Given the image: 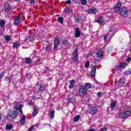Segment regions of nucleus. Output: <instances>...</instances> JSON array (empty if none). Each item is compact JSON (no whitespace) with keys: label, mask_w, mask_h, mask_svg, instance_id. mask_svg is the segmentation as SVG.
<instances>
[{"label":"nucleus","mask_w":131,"mask_h":131,"mask_svg":"<svg viewBox=\"0 0 131 131\" xmlns=\"http://www.w3.org/2000/svg\"><path fill=\"white\" fill-rule=\"evenodd\" d=\"M14 108L15 109V110H18L19 109V107H18V103L17 102L15 103V105H14Z\"/></svg>","instance_id":"nucleus-40"},{"label":"nucleus","mask_w":131,"mask_h":131,"mask_svg":"<svg viewBox=\"0 0 131 131\" xmlns=\"http://www.w3.org/2000/svg\"><path fill=\"white\" fill-rule=\"evenodd\" d=\"M55 117V111H51L50 112V118L53 119Z\"/></svg>","instance_id":"nucleus-23"},{"label":"nucleus","mask_w":131,"mask_h":131,"mask_svg":"<svg viewBox=\"0 0 131 131\" xmlns=\"http://www.w3.org/2000/svg\"><path fill=\"white\" fill-rule=\"evenodd\" d=\"M88 93V89L85 88L84 85H81L79 87V90L78 91V95L81 98L85 97L86 93Z\"/></svg>","instance_id":"nucleus-1"},{"label":"nucleus","mask_w":131,"mask_h":131,"mask_svg":"<svg viewBox=\"0 0 131 131\" xmlns=\"http://www.w3.org/2000/svg\"><path fill=\"white\" fill-rule=\"evenodd\" d=\"M91 56H93V53H90L88 54L86 58H89V57H91Z\"/></svg>","instance_id":"nucleus-46"},{"label":"nucleus","mask_w":131,"mask_h":131,"mask_svg":"<svg viewBox=\"0 0 131 131\" xmlns=\"http://www.w3.org/2000/svg\"><path fill=\"white\" fill-rule=\"evenodd\" d=\"M97 96H98V97H102V93L101 92H98L97 94Z\"/></svg>","instance_id":"nucleus-47"},{"label":"nucleus","mask_w":131,"mask_h":131,"mask_svg":"<svg viewBox=\"0 0 131 131\" xmlns=\"http://www.w3.org/2000/svg\"><path fill=\"white\" fill-rule=\"evenodd\" d=\"M26 120V117L25 116H23L20 120V124H21L22 125L25 124Z\"/></svg>","instance_id":"nucleus-15"},{"label":"nucleus","mask_w":131,"mask_h":131,"mask_svg":"<svg viewBox=\"0 0 131 131\" xmlns=\"http://www.w3.org/2000/svg\"><path fill=\"white\" fill-rule=\"evenodd\" d=\"M57 110H61V107H58Z\"/></svg>","instance_id":"nucleus-56"},{"label":"nucleus","mask_w":131,"mask_h":131,"mask_svg":"<svg viewBox=\"0 0 131 131\" xmlns=\"http://www.w3.org/2000/svg\"><path fill=\"white\" fill-rule=\"evenodd\" d=\"M51 80V78L49 79V81H50Z\"/></svg>","instance_id":"nucleus-60"},{"label":"nucleus","mask_w":131,"mask_h":131,"mask_svg":"<svg viewBox=\"0 0 131 131\" xmlns=\"http://www.w3.org/2000/svg\"><path fill=\"white\" fill-rule=\"evenodd\" d=\"M108 38V37L107 36H104V40H106Z\"/></svg>","instance_id":"nucleus-49"},{"label":"nucleus","mask_w":131,"mask_h":131,"mask_svg":"<svg viewBox=\"0 0 131 131\" xmlns=\"http://www.w3.org/2000/svg\"><path fill=\"white\" fill-rule=\"evenodd\" d=\"M125 66V63L124 62H121L119 64V68L121 69V68H123Z\"/></svg>","instance_id":"nucleus-29"},{"label":"nucleus","mask_w":131,"mask_h":131,"mask_svg":"<svg viewBox=\"0 0 131 131\" xmlns=\"http://www.w3.org/2000/svg\"><path fill=\"white\" fill-rule=\"evenodd\" d=\"M50 50H51V47L47 46L46 47V51H47V52H50Z\"/></svg>","instance_id":"nucleus-42"},{"label":"nucleus","mask_w":131,"mask_h":131,"mask_svg":"<svg viewBox=\"0 0 131 131\" xmlns=\"http://www.w3.org/2000/svg\"><path fill=\"white\" fill-rule=\"evenodd\" d=\"M74 18L76 22L79 21V18L78 17V16H76L75 15H74Z\"/></svg>","instance_id":"nucleus-35"},{"label":"nucleus","mask_w":131,"mask_h":131,"mask_svg":"<svg viewBox=\"0 0 131 131\" xmlns=\"http://www.w3.org/2000/svg\"><path fill=\"white\" fill-rule=\"evenodd\" d=\"M34 3H35V0H30V4H31V5H33Z\"/></svg>","instance_id":"nucleus-44"},{"label":"nucleus","mask_w":131,"mask_h":131,"mask_svg":"<svg viewBox=\"0 0 131 131\" xmlns=\"http://www.w3.org/2000/svg\"><path fill=\"white\" fill-rule=\"evenodd\" d=\"M38 111V110L37 108H35L34 110V112L32 114V116H35V115H36V114H37Z\"/></svg>","instance_id":"nucleus-31"},{"label":"nucleus","mask_w":131,"mask_h":131,"mask_svg":"<svg viewBox=\"0 0 131 131\" xmlns=\"http://www.w3.org/2000/svg\"><path fill=\"white\" fill-rule=\"evenodd\" d=\"M130 52L131 53V46H130Z\"/></svg>","instance_id":"nucleus-59"},{"label":"nucleus","mask_w":131,"mask_h":131,"mask_svg":"<svg viewBox=\"0 0 131 131\" xmlns=\"http://www.w3.org/2000/svg\"><path fill=\"white\" fill-rule=\"evenodd\" d=\"M63 18L61 16L59 17L58 19V22H59V23H60L61 24H63Z\"/></svg>","instance_id":"nucleus-32"},{"label":"nucleus","mask_w":131,"mask_h":131,"mask_svg":"<svg viewBox=\"0 0 131 131\" xmlns=\"http://www.w3.org/2000/svg\"><path fill=\"white\" fill-rule=\"evenodd\" d=\"M59 45H60V39L59 37H56L54 41V49L55 51H57V49L58 48V46H59Z\"/></svg>","instance_id":"nucleus-6"},{"label":"nucleus","mask_w":131,"mask_h":131,"mask_svg":"<svg viewBox=\"0 0 131 131\" xmlns=\"http://www.w3.org/2000/svg\"><path fill=\"white\" fill-rule=\"evenodd\" d=\"M95 22L96 23H98L99 24H103L104 22H105V17L103 16H99L97 19L95 20Z\"/></svg>","instance_id":"nucleus-7"},{"label":"nucleus","mask_w":131,"mask_h":131,"mask_svg":"<svg viewBox=\"0 0 131 131\" xmlns=\"http://www.w3.org/2000/svg\"><path fill=\"white\" fill-rule=\"evenodd\" d=\"M12 128H13V126H12L11 125H6V129H7L8 130L12 129Z\"/></svg>","instance_id":"nucleus-37"},{"label":"nucleus","mask_w":131,"mask_h":131,"mask_svg":"<svg viewBox=\"0 0 131 131\" xmlns=\"http://www.w3.org/2000/svg\"><path fill=\"white\" fill-rule=\"evenodd\" d=\"M120 7H121V2H118L114 7L115 12L117 13L119 11H120Z\"/></svg>","instance_id":"nucleus-8"},{"label":"nucleus","mask_w":131,"mask_h":131,"mask_svg":"<svg viewBox=\"0 0 131 131\" xmlns=\"http://www.w3.org/2000/svg\"><path fill=\"white\" fill-rule=\"evenodd\" d=\"M5 23H6L5 22V20H1V21L0 22V26H1V28H4V27H5Z\"/></svg>","instance_id":"nucleus-24"},{"label":"nucleus","mask_w":131,"mask_h":131,"mask_svg":"<svg viewBox=\"0 0 131 131\" xmlns=\"http://www.w3.org/2000/svg\"><path fill=\"white\" fill-rule=\"evenodd\" d=\"M110 107H111V110H113V108L116 107V102L112 101L111 103H110Z\"/></svg>","instance_id":"nucleus-16"},{"label":"nucleus","mask_w":131,"mask_h":131,"mask_svg":"<svg viewBox=\"0 0 131 131\" xmlns=\"http://www.w3.org/2000/svg\"><path fill=\"white\" fill-rule=\"evenodd\" d=\"M21 21V16L20 15H17L15 20H14V24L15 25H18L20 21Z\"/></svg>","instance_id":"nucleus-11"},{"label":"nucleus","mask_w":131,"mask_h":131,"mask_svg":"<svg viewBox=\"0 0 131 131\" xmlns=\"http://www.w3.org/2000/svg\"><path fill=\"white\" fill-rule=\"evenodd\" d=\"M85 68H89L90 67V61H86L85 63Z\"/></svg>","instance_id":"nucleus-34"},{"label":"nucleus","mask_w":131,"mask_h":131,"mask_svg":"<svg viewBox=\"0 0 131 131\" xmlns=\"http://www.w3.org/2000/svg\"><path fill=\"white\" fill-rule=\"evenodd\" d=\"M75 36L76 38L80 36V31L78 28H76L75 29Z\"/></svg>","instance_id":"nucleus-13"},{"label":"nucleus","mask_w":131,"mask_h":131,"mask_svg":"<svg viewBox=\"0 0 131 131\" xmlns=\"http://www.w3.org/2000/svg\"><path fill=\"white\" fill-rule=\"evenodd\" d=\"M97 12H98V10L96 8H92L87 10V13H88V14H96Z\"/></svg>","instance_id":"nucleus-10"},{"label":"nucleus","mask_w":131,"mask_h":131,"mask_svg":"<svg viewBox=\"0 0 131 131\" xmlns=\"http://www.w3.org/2000/svg\"><path fill=\"white\" fill-rule=\"evenodd\" d=\"M80 118V116L77 115L73 118V120L74 122H77L79 120Z\"/></svg>","instance_id":"nucleus-19"},{"label":"nucleus","mask_w":131,"mask_h":131,"mask_svg":"<svg viewBox=\"0 0 131 131\" xmlns=\"http://www.w3.org/2000/svg\"><path fill=\"white\" fill-rule=\"evenodd\" d=\"M3 118V115H0V121L2 120V119Z\"/></svg>","instance_id":"nucleus-53"},{"label":"nucleus","mask_w":131,"mask_h":131,"mask_svg":"<svg viewBox=\"0 0 131 131\" xmlns=\"http://www.w3.org/2000/svg\"><path fill=\"white\" fill-rule=\"evenodd\" d=\"M46 69H47L48 70H49V68L47 67Z\"/></svg>","instance_id":"nucleus-58"},{"label":"nucleus","mask_w":131,"mask_h":131,"mask_svg":"<svg viewBox=\"0 0 131 131\" xmlns=\"http://www.w3.org/2000/svg\"><path fill=\"white\" fill-rule=\"evenodd\" d=\"M67 43H68V40H67V39H64L63 41V45H67Z\"/></svg>","instance_id":"nucleus-43"},{"label":"nucleus","mask_w":131,"mask_h":131,"mask_svg":"<svg viewBox=\"0 0 131 131\" xmlns=\"http://www.w3.org/2000/svg\"><path fill=\"white\" fill-rule=\"evenodd\" d=\"M80 1L82 5H86V4H88V2L86 1V0H80Z\"/></svg>","instance_id":"nucleus-38"},{"label":"nucleus","mask_w":131,"mask_h":131,"mask_svg":"<svg viewBox=\"0 0 131 131\" xmlns=\"http://www.w3.org/2000/svg\"><path fill=\"white\" fill-rule=\"evenodd\" d=\"M17 47H20V44L19 43H14L13 47L15 49Z\"/></svg>","instance_id":"nucleus-33"},{"label":"nucleus","mask_w":131,"mask_h":131,"mask_svg":"<svg viewBox=\"0 0 131 131\" xmlns=\"http://www.w3.org/2000/svg\"><path fill=\"white\" fill-rule=\"evenodd\" d=\"M37 60H38V61H40V58H37Z\"/></svg>","instance_id":"nucleus-55"},{"label":"nucleus","mask_w":131,"mask_h":131,"mask_svg":"<svg viewBox=\"0 0 131 131\" xmlns=\"http://www.w3.org/2000/svg\"><path fill=\"white\" fill-rule=\"evenodd\" d=\"M127 61H128V62H130L131 61V58H128L127 59Z\"/></svg>","instance_id":"nucleus-51"},{"label":"nucleus","mask_w":131,"mask_h":131,"mask_svg":"<svg viewBox=\"0 0 131 131\" xmlns=\"http://www.w3.org/2000/svg\"><path fill=\"white\" fill-rule=\"evenodd\" d=\"M120 13L121 17L125 18L127 17V15H128V10H127V8L126 7H122L120 10Z\"/></svg>","instance_id":"nucleus-2"},{"label":"nucleus","mask_w":131,"mask_h":131,"mask_svg":"<svg viewBox=\"0 0 131 131\" xmlns=\"http://www.w3.org/2000/svg\"><path fill=\"white\" fill-rule=\"evenodd\" d=\"M5 39H6V40H7V41H10V40H11V37L9 35H6L4 37Z\"/></svg>","instance_id":"nucleus-30"},{"label":"nucleus","mask_w":131,"mask_h":131,"mask_svg":"<svg viewBox=\"0 0 131 131\" xmlns=\"http://www.w3.org/2000/svg\"><path fill=\"white\" fill-rule=\"evenodd\" d=\"M119 117H120V118H126V115H125V112L120 114L119 115Z\"/></svg>","instance_id":"nucleus-22"},{"label":"nucleus","mask_w":131,"mask_h":131,"mask_svg":"<svg viewBox=\"0 0 131 131\" xmlns=\"http://www.w3.org/2000/svg\"><path fill=\"white\" fill-rule=\"evenodd\" d=\"M5 73L6 71H4L3 73H0V79H2V78H3V77L5 75Z\"/></svg>","instance_id":"nucleus-36"},{"label":"nucleus","mask_w":131,"mask_h":131,"mask_svg":"<svg viewBox=\"0 0 131 131\" xmlns=\"http://www.w3.org/2000/svg\"><path fill=\"white\" fill-rule=\"evenodd\" d=\"M124 74L125 75H129V74H131V69L126 70Z\"/></svg>","instance_id":"nucleus-27"},{"label":"nucleus","mask_w":131,"mask_h":131,"mask_svg":"<svg viewBox=\"0 0 131 131\" xmlns=\"http://www.w3.org/2000/svg\"><path fill=\"white\" fill-rule=\"evenodd\" d=\"M99 131H107V128H106V127H103L102 128H101Z\"/></svg>","instance_id":"nucleus-41"},{"label":"nucleus","mask_w":131,"mask_h":131,"mask_svg":"<svg viewBox=\"0 0 131 131\" xmlns=\"http://www.w3.org/2000/svg\"><path fill=\"white\" fill-rule=\"evenodd\" d=\"M17 116H18V112L17 111L10 112L9 114L7 115V118L9 119L10 117H11L12 119H15V118H16Z\"/></svg>","instance_id":"nucleus-3"},{"label":"nucleus","mask_w":131,"mask_h":131,"mask_svg":"<svg viewBox=\"0 0 131 131\" xmlns=\"http://www.w3.org/2000/svg\"><path fill=\"white\" fill-rule=\"evenodd\" d=\"M66 12L68 13H70V8H67L66 10Z\"/></svg>","instance_id":"nucleus-48"},{"label":"nucleus","mask_w":131,"mask_h":131,"mask_svg":"<svg viewBox=\"0 0 131 131\" xmlns=\"http://www.w3.org/2000/svg\"><path fill=\"white\" fill-rule=\"evenodd\" d=\"M73 60L74 61H77L79 60L78 58V50H77V48H76L73 52V56L72 58Z\"/></svg>","instance_id":"nucleus-4"},{"label":"nucleus","mask_w":131,"mask_h":131,"mask_svg":"<svg viewBox=\"0 0 131 131\" xmlns=\"http://www.w3.org/2000/svg\"><path fill=\"white\" fill-rule=\"evenodd\" d=\"M10 11H11V6L10 4H8L5 7V12H6L7 14H9V13H10Z\"/></svg>","instance_id":"nucleus-17"},{"label":"nucleus","mask_w":131,"mask_h":131,"mask_svg":"<svg viewBox=\"0 0 131 131\" xmlns=\"http://www.w3.org/2000/svg\"><path fill=\"white\" fill-rule=\"evenodd\" d=\"M96 56L97 58H99L100 59H101V58L103 57V52L101 51H98L96 53Z\"/></svg>","instance_id":"nucleus-18"},{"label":"nucleus","mask_w":131,"mask_h":131,"mask_svg":"<svg viewBox=\"0 0 131 131\" xmlns=\"http://www.w3.org/2000/svg\"><path fill=\"white\" fill-rule=\"evenodd\" d=\"M32 61L31 60V58H27L26 59V64H30Z\"/></svg>","instance_id":"nucleus-28"},{"label":"nucleus","mask_w":131,"mask_h":131,"mask_svg":"<svg viewBox=\"0 0 131 131\" xmlns=\"http://www.w3.org/2000/svg\"><path fill=\"white\" fill-rule=\"evenodd\" d=\"M69 82H70V84L69 86V89H71L73 88V86L74 85L75 81H74V80H72L70 81Z\"/></svg>","instance_id":"nucleus-20"},{"label":"nucleus","mask_w":131,"mask_h":131,"mask_svg":"<svg viewBox=\"0 0 131 131\" xmlns=\"http://www.w3.org/2000/svg\"><path fill=\"white\" fill-rule=\"evenodd\" d=\"M73 1H76V0H73Z\"/></svg>","instance_id":"nucleus-61"},{"label":"nucleus","mask_w":131,"mask_h":131,"mask_svg":"<svg viewBox=\"0 0 131 131\" xmlns=\"http://www.w3.org/2000/svg\"><path fill=\"white\" fill-rule=\"evenodd\" d=\"M30 38V40H32L33 39V37L31 36V37H29Z\"/></svg>","instance_id":"nucleus-52"},{"label":"nucleus","mask_w":131,"mask_h":131,"mask_svg":"<svg viewBox=\"0 0 131 131\" xmlns=\"http://www.w3.org/2000/svg\"><path fill=\"white\" fill-rule=\"evenodd\" d=\"M98 112V108L96 106H92L90 107L89 109V113L90 114L95 115L96 113Z\"/></svg>","instance_id":"nucleus-5"},{"label":"nucleus","mask_w":131,"mask_h":131,"mask_svg":"<svg viewBox=\"0 0 131 131\" xmlns=\"http://www.w3.org/2000/svg\"><path fill=\"white\" fill-rule=\"evenodd\" d=\"M19 110H22V105H20L19 106V108H18Z\"/></svg>","instance_id":"nucleus-50"},{"label":"nucleus","mask_w":131,"mask_h":131,"mask_svg":"<svg viewBox=\"0 0 131 131\" xmlns=\"http://www.w3.org/2000/svg\"><path fill=\"white\" fill-rule=\"evenodd\" d=\"M19 112L21 113V114H23V111H22V110H19Z\"/></svg>","instance_id":"nucleus-54"},{"label":"nucleus","mask_w":131,"mask_h":131,"mask_svg":"<svg viewBox=\"0 0 131 131\" xmlns=\"http://www.w3.org/2000/svg\"><path fill=\"white\" fill-rule=\"evenodd\" d=\"M6 81H9V83L11 82V78L10 77H6L5 78Z\"/></svg>","instance_id":"nucleus-39"},{"label":"nucleus","mask_w":131,"mask_h":131,"mask_svg":"<svg viewBox=\"0 0 131 131\" xmlns=\"http://www.w3.org/2000/svg\"><path fill=\"white\" fill-rule=\"evenodd\" d=\"M124 83H125V78H121L118 82V84L120 86V88H121V86H123V85H124Z\"/></svg>","instance_id":"nucleus-9"},{"label":"nucleus","mask_w":131,"mask_h":131,"mask_svg":"<svg viewBox=\"0 0 131 131\" xmlns=\"http://www.w3.org/2000/svg\"><path fill=\"white\" fill-rule=\"evenodd\" d=\"M45 91H46V86L43 84H40V88L39 89V93H42V92H43Z\"/></svg>","instance_id":"nucleus-14"},{"label":"nucleus","mask_w":131,"mask_h":131,"mask_svg":"<svg viewBox=\"0 0 131 131\" xmlns=\"http://www.w3.org/2000/svg\"><path fill=\"white\" fill-rule=\"evenodd\" d=\"M69 103H71L72 104H75L76 102L75 101V98H70L69 99Z\"/></svg>","instance_id":"nucleus-21"},{"label":"nucleus","mask_w":131,"mask_h":131,"mask_svg":"<svg viewBox=\"0 0 131 131\" xmlns=\"http://www.w3.org/2000/svg\"><path fill=\"white\" fill-rule=\"evenodd\" d=\"M96 70H97V67L95 66L92 68V70L91 71L92 77H95V76H96Z\"/></svg>","instance_id":"nucleus-12"},{"label":"nucleus","mask_w":131,"mask_h":131,"mask_svg":"<svg viewBox=\"0 0 131 131\" xmlns=\"http://www.w3.org/2000/svg\"><path fill=\"white\" fill-rule=\"evenodd\" d=\"M20 0H14V2H19Z\"/></svg>","instance_id":"nucleus-57"},{"label":"nucleus","mask_w":131,"mask_h":131,"mask_svg":"<svg viewBox=\"0 0 131 131\" xmlns=\"http://www.w3.org/2000/svg\"><path fill=\"white\" fill-rule=\"evenodd\" d=\"M85 88L88 90V89H91V88H92V85L89 83H85Z\"/></svg>","instance_id":"nucleus-26"},{"label":"nucleus","mask_w":131,"mask_h":131,"mask_svg":"<svg viewBox=\"0 0 131 131\" xmlns=\"http://www.w3.org/2000/svg\"><path fill=\"white\" fill-rule=\"evenodd\" d=\"M66 3L68 4V5H71V0L67 1Z\"/></svg>","instance_id":"nucleus-45"},{"label":"nucleus","mask_w":131,"mask_h":131,"mask_svg":"<svg viewBox=\"0 0 131 131\" xmlns=\"http://www.w3.org/2000/svg\"><path fill=\"white\" fill-rule=\"evenodd\" d=\"M125 114L126 115V118H127V117H129V116H131L130 111H128L125 112Z\"/></svg>","instance_id":"nucleus-25"}]
</instances>
